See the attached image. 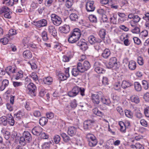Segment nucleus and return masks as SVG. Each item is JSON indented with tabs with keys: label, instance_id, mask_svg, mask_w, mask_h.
I'll use <instances>...</instances> for the list:
<instances>
[{
	"label": "nucleus",
	"instance_id": "nucleus-4",
	"mask_svg": "<svg viewBox=\"0 0 149 149\" xmlns=\"http://www.w3.org/2000/svg\"><path fill=\"white\" fill-rule=\"evenodd\" d=\"M78 68L81 73H83L88 70L91 67L90 64L88 61H84L83 65L81 63H78Z\"/></svg>",
	"mask_w": 149,
	"mask_h": 149
},
{
	"label": "nucleus",
	"instance_id": "nucleus-51",
	"mask_svg": "<svg viewBox=\"0 0 149 149\" xmlns=\"http://www.w3.org/2000/svg\"><path fill=\"white\" fill-rule=\"evenodd\" d=\"M137 61L138 63L140 65H142L143 64V58L141 56H138L137 57Z\"/></svg>",
	"mask_w": 149,
	"mask_h": 149
},
{
	"label": "nucleus",
	"instance_id": "nucleus-26",
	"mask_svg": "<svg viewBox=\"0 0 149 149\" xmlns=\"http://www.w3.org/2000/svg\"><path fill=\"white\" fill-rule=\"evenodd\" d=\"M24 57L26 59H29L31 58L32 55L31 52L29 50H26L23 53Z\"/></svg>",
	"mask_w": 149,
	"mask_h": 149
},
{
	"label": "nucleus",
	"instance_id": "nucleus-3",
	"mask_svg": "<svg viewBox=\"0 0 149 149\" xmlns=\"http://www.w3.org/2000/svg\"><path fill=\"white\" fill-rule=\"evenodd\" d=\"M86 138L87 139L88 144L90 147H93L97 145L98 142L94 135L88 133L86 135Z\"/></svg>",
	"mask_w": 149,
	"mask_h": 149
},
{
	"label": "nucleus",
	"instance_id": "nucleus-59",
	"mask_svg": "<svg viewBox=\"0 0 149 149\" xmlns=\"http://www.w3.org/2000/svg\"><path fill=\"white\" fill-rule=\"evenodd\" d=\"M31 77L34 80H37L38 79V76L36 73L32 72L31 74Z\"/></svg>",
	"mask_w": 149,
	"mask_h": 149
},
{
	"label": "nucleus",
	"instance_id": "nucleus-22",
	"mask_svg": "<svg viewBox=\"0 0 149 149\" xmlns=\"http://www.w3.org/2000/svg\"><path fill=\"white\" fill-rule=\"evenodd\" d=\"M101 102L104 104L108 106H109L111 104V101L110 99L108 98H107L104 97L103 95L102 97H101Z\"/></svg>",
	"mask_w": 149,
	"mask_h": 149
},
{
	"label": "nucleus",
	"instance_id": "nucleus-25",
	"mask_svg": "<svg viewBox=\"0 0 149 149\" xmlns=\"http://www.w3.org/2000/svg\"><path fill=\"white\" fill-rule=\"evenodd\" d=\"M129 68L131 70H133L135 69L136 67V63L133 61H130L128 64Z\"/></svg>",
	"mask_w": 149,
	"mask_h": 149
},
{
	"label": "nucleus",
	"instance_id": "nucleus-43",
	"mask_svg": "<svg viewBox=\"0 0 149 149\" xmlns=\"http://www.w3.org/2000/svg\"><path fill=\"white\" fill-rule=\"evenodd\" d=\"M22 117V114L21 111H19L15 113L14 116V118L17 120L20 119Z\"/></svg>",
	"mask_w": 149,
	"mask_h": 149
},
{
	"label": "nucleus",
	"instance_id": "nucleus-60",
	"mask_svg": "<svg viewBox=\"0 0 149 149\" xmlns=\"http://www.w3.org/2000/svg\"><path fill=\"white\" fill-rule=\"evenodd\" d=\"M13 84L14 86L15 87L21 86L22 85L21 82L15 81L13 82Z\"/></svg>",
	"mask_w": 149,
	"mask_h": 149
},
{
	"label": "nucleus",
	"instance_id": "nucleus-8",
	"mask_svg": "<svg viewBox=\"0 0 149 149\" xmlns=\"http://www.w3.org/2000/svg\"><path fill=\"white\" fill-rule=\"evenodd\" d=\"M80 88L76 86L74 87L72 90L68 93V95L70 97H73L77 95L80 91Z\"/></svg>",
	"mask_w": 149,
	"mask_h": 149
},
{
	"label": "nucleus",
	"instance_id": "nucleus-41",
	"mask_svg": "<svg viewBox=\"0 0 149 149\" xmlns=\"http://www.w3.org/2000/svg\"><path fill=\"white\" fill-rule=\"evenodd\" d=\"M53 142V141H51L47 142L45 143L42 146L43 149H49L50 146Z\"/></svg>",
	"mask_w": 149,
	"mask_h": 149
},
{
	"label": "nucleus",
	"instance_id": "nucleus-62",
	"mask_svg": "<svg viewBox=\"0 0 149 149\" xmlns=\"http://www.w3.org/2000/svg\"><path fill=\"white\" fill-rule=\"evenodd\" d=\"M77 106V102L75 100H73L70 103V106L73 108H75Z\"/></svg>",
	"mask_w": 149,
	"mask_h": 149
},
{
	"label": "nucleus",
	"instance_id": "nucleus-39",
	"mask_svg": "<svg viewBox=\"0 0 149 149\" xmlns=\"http://www.w3.org/2000/svg\"><path fill=\"white\" fill-rule=\"evenodd\" d=\"M10 10L9 8L6 6H2L0 7V14L5 13Z\"/></svg>",
	"mask_w": 149,
	"mask_h": 149
},
{
	"label": "nucleus",
	"instance_id": "nucleus-57",
	"mask_svg": "<svg viewBox=\"0 0 149 149\" xmlns=\"http://www.w3.org/2000/svg\"><path fill=\"white\" fill-rule=\"evenodd\" d=\"M144 113L146 117H149V107H147L144 109Z\"/></svg>",
	"mask_w": 149,
	"mask_h": 149
},
{
	"label": "nucleus",
	"instance_id": "nucleus-16",
	"mask_svg": "<svg viewBox=\"0 0 149 149\" xmlns=\"http://www.w3.org/2000/svg\"><path fill=\"white\" fill-rule=\"evenodd\" d=\"M59 29L61 32L67 33L69 32L70 29L68 25H64L60 27Z\"/></svg>",
	"mask_w": 149,
	"mask_h": 149
},
{
	"label": "nucleus",
	"instance_id": "nucleus-38",
	"mask_svg": "<svg viewBox=\"0 0 149 149\" xmlns=\"http://www.w3.org/2000/svg\"><path fill=\"white\" fill-rule=\"evenodd\" d=\"M111 22L113 24H116L117 22V15L113 14L110 18Z\"/></svg>",
	"mask_w": 149,
	"mask_h": 149
},
{
	"label": "nucleus",
	"instance_id": "nucleus-52",
	"mask_svg": "<svg viewBox=\"0 0 149 149\" xmlns=\"http://www.w3.org/2000/svg\"><path fill=\"white\" fill-rule=\"evenodd\" d=\"M142 84L144 89H147L148 88V82L146 80H143L142 81Z\"/></svg>",
	"mask_w": 149,
	"mask_h": 149
},
{
	"label": "nucleus",
	"instance_id": "nucleus-48",
	"mask_svg": "<svg viewBox=\"0 0 149 149\" xmlns=\"http://www.w3.org/2000/svg\"><path fill=\"white\" fill-rule=\"evenodd\" d=\"M54 140L55 143H58L61 140V138L59 136L56 135L54 138Z\"/></svg>",
	"mask_w": 149,
	"mask_h": 149
},
{
	"label": "nucleus",
	"instance_id": "nucleus-31",
	"mask_svg": "<svg viewBox=\"0 0 149 149\" xmlns=\"http://www.w3.org/2000/svg\"><path fill=\"white\" fill-rule=\"evenodd\" d=\"M8 118L5 116H3L0 118V124L6 126L7 125Z\"/></svg>",
	"mask_w": 149,
	"mask_h": 149
},
{
	"label": "nucleus",
	"instance_id": "nucleus-9",
	"mask_svg": "<svg viewBox=\"0 0 149 149\" xmlns=\"http://www.w3.org/2000/svg\"><path fill=\"white\" fill-rule=\"evenodd\" d=\"M27 88L29 91V93L31 94L32 96L36 95L35 91L37 89L36 85L32 83H30L27 86Z\"/></svg>",
	"mask_w": 149,
	"mask_h": 149
},
{
	"label": "nucleus",
	"instance_id": "nucleus-20",
	"mask_svg": "<svg viewBox=\"0 0 149 149\" xmlns=\"http://www.w3.org/2000/svg\"><path fill=\"white\" fill-rule=\"evenodd\" d=\"M6 71L9 75H11V74L15 72L16 69L15 68L11 66L7 67L6 69Z\"/></svg>",
	"mask_w": 149,
	"mask_h": 149
},
{
	"label": "nucleus",
	"instance_id": "nucleus-11",
	"mask_svg": "<svg viewBox=\"0 0 149 149\" xmlns=\"http://www.w3.org/2000/svg\"><path fill=\"white\" fill-rule=\"evenodd\" d=\"M35 25L38 28L46 26L47 25V21L45 19H43L34 22Z\"/></svg>",
	"mask_w": 149,
	"mask_h": 149
},
{
	"label": "nucleus",
	"instance_id": "nucleus-37",
	"mask_svg": "<svg viewBox=\"0 0 149 149\" xmlns=\"http://www.w3.org/2000/svg\"><path fill=\"white\" fill-rule=\"evenodd\" d=\"M23 44L24 46H27L28 47H32L36 46L35 44H30L29 45V40L26 38H24L23 40Z\"/></svg>",
	"mask_w": 149,
	"mask_h": 149
},
{
	"label": "nucleus",
	"instance_id": "nucleus-46",
	"mask_svg": "<svg viewBox=\"0 0 149 149\" xmlns=\"http://www.w3.org/2000/svg\"><path fill=\"white\" fill-rule=\"evenodd\" d=\"M90 21L92 22L96 23L97 22L96 17L94 15H91L89 17Z\"/></svg>",
	"mask_w": 149,
	"mask_h": 149
},
{
	"label": "nucleus",
	"instance_id": "nucleus-14",
	"mask_svg": "<svg viewBox=\"0 0 149 149\" xmlns=\"http://www.w3.org/2000/svg\"><path fill=\"white\" fill-rule=\"evenodd\" d=\"M117 64L116 58L115 57H112L110 59L109 63L107 65V67L108 68H111L114 66H116Z\"/></svg>",
	"mask_w": 149,
	"mask_h": 149
},
{
	"label": "nucleus",
	"instance_id": "nucleus-35",
	"mask_svg": "<svg viewBox=\"0 0 149 149\" xmlns=\"http://www.w3.org/2000/svg\"><path fill=\"white\" fill-rule=\"evenodd\" d=\"M13 77L16 80L22 78L23 76V72L22 71H19L17 72L16 74L14 75Z\"/></svg>",
	"mask_w": 149,
	"mask_h": 149
},
{
	"label": "nucleus",
	"instance_id": "nucleus-55",
	"mask_svg": "<svg viewBox=\"0 0 149 149\" xmlns=\"http://www.w3.org/2000/svg\"><path fill=\"white\" fill-rule=\"evenodd\" d=\"M114 88L116 90H117L118 91H120L121 88L120 83H118L116 84L114 86Z\"/></svg>",
	"mask_w": 149,
	"mask_h": 149
},
{
	"label": "nucleus",
	"instance_id": "nucleus-56",
	"mask_svg": "<svg viewBox=\"0 0 149 149\" xmlns=\"http://www.w3.org/2000/svg\"><path fill=\"white\" fill-rule=\"evenodd\" d=\"M40 135V137L43 139H47L49 137L48 135L44 132H42Z\"/></svg>",
	"mask_w": 149,
	"mask_h": 149
},
{
	"label": "nucleus",
	"instance_id": "nucleus-45",
	"mask_svg": "<svg viewBox=\"0 0 149 149\" xmlns=\"http://www.w3.org/2000/svg\"><path fill=\"white\" fill-rule=\"evenodd\" d=\"M126 116L130 118H132L133 117V113L130 110H126L125 111Z\"/></svg>",
	"mask_w": 149,
	"mask_h": 149
},
{
	"label": "nucleus",
	"instance_id": "nucleus-58",
	"mask_svg": "<svg viewBox=\"0 0 149 149\" xmlns=\"http://www.w3.org/2000/svg\"><path fill=\"white\" fill-rule=\"evenodd\" d=\"M141 18L138 15H135L133 19V21L134 23H138L140 20Z\"/></svg>",
	"mask_w": 149,
	"mask_h": 149
},
{
	"label": "nucleus",
	"instance_id": "nucleus-42",
	"mask_svg": "<svg viewBox=\"0 0 149 149\" xmlns=\"http://www.w3.org/2000/svg\"><path fill=\"white\" fill-rule=\"evenodd\" d=\"M58 79L61 81L66 80L68 77L63 73H60L58 74Z\"/></svg>",
	"mask_w": 149,
	"mask_h": 149
},
{
	"label": "nucleus",
	"instance_id": "nucleus-32",
	"mask_svg": "<svg viewBox=\"0 0 149 149\" xmlns=\"http://www.w3.org/2000/svg\"><path fill=\"white\" fill-rule=\"evenodd\" d=\"M110 54V52L109 50L108 49H106L102 53V55L104 58H107Z\"/></svg>",
	"mask_w": 149,
	"mask_h": 149
},
{
	"label": "nucleus",
	"instance_id": "nucleus-53",
	"mask_svg": "<svg viewBox=\"0 0 149 149\" xmlns=\"http://www.w3.org/2000/svg\"><path fill=\"white\" fill-rule=\"evenodd\" d=\"M8 42V39L6 38H2L0 40V42L3 45H5L7 44Z\"/></svg>",
	"mask_w": 149,
	"mask_h": 149
},
{
	"label": "nucleus",
	"instance_id": "nucleus-24",
	"mask_svg": "<svg viewBox=\"0 0 149 149\" xmlns=\"http://www.w3.org/2000/svg\"><path fill=\"white\" fill-rule=\"evenodd\" d=\"M131 101L135 104H138L140 102L139 98L137 95H132L130 97Z\"/></svg>",
	"mask_w": 149,
	"mask_h": 149
},
{
	"label": "nucleus",
	"instance_id": "nucleus-49",
	"mask_svg": "<svg viewBox=\"0 0 149 149\" xmlns=\"http://www.w3.org/2000/svg\"><path fill=\"white\" fill-rule=\"evenodd\" d=\"M43 40L45 41H46L48 39L47 36V33L45 31H43L41 34Z\"/></svg>",
	"mask_w": 149,
	"mask_h": 149
},
{
	"label": "nucleus",
	"instance_id": "nucleus-2",
	"mask_svg": "<svg viewBox=\"0 0 149 149\" xmlns=\"http://www.w3.org/2000/svg\"><path fill=\"white\" fill-rule=\"evenodd\" d=\"M31 135L29 132L24 131L22 136L20 138L19 143L22 145L24 146L26 143H29L32 141Z\"/></svg>",
	"mask_w": 149,
	"mask_h": 149
},
{
	"label": "nucleus",
	"instance_id": "nucleus-63",
	"mask_svg": "<svg viewBox=\"0 0 149 149\" xmlns=\"http://www.w3.org/2000/svg\"><path fill=\"white\" fill-rule=\"evenodd\" d=\"M28 63L31 65L32 69H35L37 68V66L34 63L31 62V61H30Z\"/></svg>",
	"mask_w": 149,
	"mask_h": 149
},
{
	"label": "nucleus",
	"instance_id": "nucleus-40",
	"mask_svg": "<svg viewBox=\"0 0 149 149\" xmlns=\"http://www.w3.org/2000/svg\"><path fill=\"white\" fill-rule=\"evenodd\" d=\"M119 125L120 126V130L122 132H126V127L124 123L123 122H120Z\"/></svg>",
	"mask_w": 149,
	"mask_h": 149
},
{
	"label": "nucleus",
	"instance_id": "nucleus-19",
	"mask_svg": "<svg viewBox=\"0 0 149 149\" xmlns=\"http://www.w3.org/2000/svg\"><path fill=\"white\" fill-rule=\"evenodd\" d=\"M98 64V63H95L94 65L95 67V71L98 73H102L103 74L105 72V70H104L103 68L97 66V65Z\"/></svg>",
	"mask_w": 149,
	"mask_h": 149
},
{
	"label": "nucleus",
	"instance_id": "nucleus-12",
	"mask_svg": "<svg viewBox=\"0 0 149 149\" xmlns=\"http://www.w3.org/2000/svg\"><path fill=\"white\" fill-rule=\"evenodd\" d=\"M77 129L75 127L70 126L68 128V133L71 136H73L76 134L78 136H79L80 134H77Z\"/></svg>",
	"mask_w": 149,
	"mask_h": 149
},
{
	"label": "nucleus",
	"instance_id": "nucleus-10",
	"mask_svg": "<svg viewBox=\"0 0 149 149\" xmlns=\"http://www.w3.org/2000/svg\"><path fill=\"white\" fill-rule=\"evenodd\" d=\"M94 4V2L93 1H89L86 3V8L87 12H93L94 10L95 7Z\"/></svg>",
	"mask_w": 149,
	"mask_h": 149
},
{
	"label": "nucleus",
	"instance_id": "nucleus-15",
	"mask_svg": "<svg viewBox=\"0 0 149 149\" xmlns=\"http://www.w3.org/2000/svg\"><path fill=\"white\" fill-rule=\"evenodd\" d=\"M42 129L40 126L35 127L32 130V132L33 134L37 136L40 135L42 132Z\"/></svg>",
	"mask_w": 149,
	"mask_h": 149
},
{
	"label": "nucleus",
	"instance_id": "nucleus-23",
	"mask_svg": "<svg viewBox=\"0 0 149 149\" xmlns=\"http://www.w3.org/2000/svg\"><path fill=\"white\" fill-rule=\"evenodd\" d=\"M53 81L52 78L50 76L44 78L43 80L44 83L48 85L51 84Z\"/></svg>",
	"mask_w": 149,
	"mask_h": 149
},
{
	"label": "nucleus",
	"instance_id": "nucleus-27",
	"mask_svg": "<svg viewBox=\"0 0 149 149\" xmlns=\"http://www.w3.org/2000/svg\"><path fill=\"white\" fill-rule=\"evenodd\" d=\"M8 84L9 81L8 80H3L2 82V85L0 87V90L1 91L3 90L8 86Z\"/></svg>",
	"mask_w": 149,
	"mask_h": 149
},
{
	"label": "nucleus",
	"instance_id": "nucleus-36",
	"mask_svg": "<svg viewBox=\"0 0 149 149\" xmlns=\"http://www.w3.org/2000/svg\"><path fill=\"white\" fill-rule=\"evenodd\" d=\"M70 18L71 20L74 21H77L79 17L75 13H72L70 15Z\"/></svg>",
	"mask_w": 149,
	"mask_h": 149
},
{
	"label": "nucleus",
	"instance_id": "nucleus-18",
	"mask_svg": "<svg viewBox=\"0 0 149 149\" xmlns=\"http://www.w3.org/2000/svg\"><path fill=\"white\" fill-rule=\"evenodd\" d=\"M1 132L6 139L8 140L9 139L10 136V133L9 131H8L7 129L3 128L2 129Z\"/></svg>",
	"mask_w": 149,
	"mask_h": 149
},
{
	"label": "nucleus",
	"instance_id": "nucleus-30",
	"mask_svg": "<svg viewBox=\"0 0 149 149\" xmlns=\"http://www.w3.org/2000/svg\"><path fill=\"white\" fill-rule=\"evenodd\" d=\"M148 34V33L147 31L144 30L141 32L139 34V37L143 39H145V38L147 37Z\"/></svg>",
	"mask_w": 149,
	"mask_h": 149
},
{
	"label": "nucleus",
	"instance_id": "nucleus-21",
	"mask_svg": "<svg viewBox=\"0 0 149 149\" xmlns=\"http://www.w3.org/2000/svg\"><path fill=\"white\" fill-rule=\"evenodd\" d=\"M132 85V84L129 81L124 80L123 81L121 86L123 88L125 89L130 87Z\"/></svg>",
	"mask_w": 149,
	"mask_h": 149
},
{
	"label": "nucleus",
	"instance_id": "nucleus-44",
	"mask_svg": "<svg viewBox=\"0 0 149 149\" xmlns=\"http://www.w3.org/2000/svg\"><path fill=\"white\" fill-rule=\"evenodd\" d=\"M74 3V0H66V6L68 8L71 7Z\"/></svg>",
	"mask_w": 149,
	"mask_h": 149
},
{
	"label": "nucleus",
	"instance_id": "nucleus-7",
	"mask_svg": "<svg viewBox=\"0 0 149 149\" xmlns=\"http://www.w3.org/2000/svg\"><path fill=\"white\" fill-rule=\"evenodd\" d=\"M95 122L94 120H86L84 123V129L85 130H89L93 126Z\"/></svg>",
	"mask_w": 149,
	"mask_h": 149
},
{
	"label": "nucleus",
	"instance_id": "nucleus-47",
	"mask_svg": "<svg viewBox=\"0 0 149 149\" xmlns=\"http://www.w3.org/2000/svg\"><path fill=\"white\" fill-rule=\"evenodd\" d=\"M7 124L8 123L10 125L13 126L14 125L15 121L14 119L12 116L10 118H7Z\"/></svg>",
	"mask_w": 149,
	"mask_h": 149
},
{
	"label": "nucleus",
	"instance_id": "nucleus-1",
	"mask_svg": "<svg viewBox=\"0 0 149 149\" xmlns=\"http://www.w3.org/2000/svg\"><path fill=\"white\" fill-rule=\"evenodd\" d=\"M81 35V30L78 28H75L70 33L68 39V42L71 43L76 42L79 39Z\"/></svg>",
	"mask_w": 149,
	"mask_h": 149
},
{
	"label": "nucleus",
	"instance_id": "nucleus-64",
	"mask_svg": "<svg viewBox=\"0 0 149 149\" xmlns=\"http://www.w3.org/2000/svg\"><path fill=\"white\" fill-rule=\"evenodd\" d=\"M136 149H144L143 146L139 143H137L134 146Z\"/></svg>",
	"mask_w": 149,
	"mask_h": 149
},
{
	"label": "nucleus",
	"instance_id": "nucleus-34",
	"mask_svg": "<svg viewBox=\"0 0 149 149\" xmlns=\"http://www.w3.org/2000/svg\"><path fill=\"white\" fill-rule=\"evenodd\" d=\"M134 88L137 91H140L141 90V86L138 82H135L134 83Z\"/></svg>",
	"mask_w": 149,
	"mask_h": 149
},
{
	"label": "nucleus",
	"instance_id": "nucleus-61",
	"mask_svg": "<svg viewBox=\"0 0 149 149\" xmlns=\"http://www.w3.org/2000/svg\"><path fill=\"white\" fill-rule=\"evenodd\" d=\"M143 19L147 22H149V13H145V16L143 17Z\"/></svg>",
	"mask_w": 149,
	"mask_h": 149
},
{
	"label": "nucleus",
	"instance_id": "nucleus-29",
	"mask_svg": "<svg viewBox=\"0 0 149 149\" xmlns=\"http://www.w3.org/2000/svg\"><path fill=\"white\" fill-rule=\"evenodd\" d=\"M48 119L47 118L45 117H41L39 120V123L40 125L43 126L45 125L47 123Z\"/></svg>",
	"mask_w": 149,
	"mask_h": 149
},
{
	"label": "nucleus",
	"instance_id": "nucleus-28",
	"mask_svg": "<svg viewBox=\"0 0 149 149\" xmlns=\"http://www.w3.org/2000/svg\"><path fill=\"white\" fill-rule=\"evenodd\" d=\"M106 34V31L105 29H102L99 32L98 35L100 37L102 40H104Z\"/></svg>",
	"mask_w": 149,
	"mask_h": 149
},
{
	"label": "nucleus",
	"instance_id": "nucleus-33",
	"mask_svg": "<svg viewBox=\"0 0 149 149\" xmlns=\"http://www.w3.org/2000/svg\"><path fill=\"white\" fill-rule=\"evenodd\" d=\"M78 68V63H77V68H73L72 70V74L74 77L77 76L80 72V71Z\"/></svg>",
	"mask_w": 149,
	"mask_h": 149
},
{
	"label": "nucleus",
	"instance_id": "nucleus-13",
	"mask_svg": "<svg viewBox=\"0 0 149 149\" xmlns=\"http://www.w3.org/2000/svg\"><path fill=\"white\" fill-rule=\"evenodd\" d=\"M89 42L92 45H94L97 43H102L101 40L97 39L93 35L90 36L88 38Z\"/></svg>",
	"mask_w": 149,
	"mask_h": 149
},
{
	"label": "nucleus",
	"instance_id": "nucleus-6",
	"mask_svg": "<svg viewBox=\"0 0 149 149\" xmlns=\"http://www.w3.org/2000/svg\"><path fill=\"white\" fill-rule=\"evenodd\" d=\"M102 95L103 93L101 91L97 92L95 94H93L91 97L93 103L95 104H98L100 103V98L101 99Z\"/></svg>",
	"mask_w": 149,
	"mask_h": 149
},
{
	"label": "nucleus",
	"instance_id": "nucleus-54",
	"mask_svg": "<svg viewBox=\"0 0 149 149\" xmlns=\"http://www.w3.org/2000/svg\"><path fill=\"white\" fill-rule=\"evenodd\" d=\"M46 90L45 88H42L39 92V96L41 97H43L46 93Z\"/></svg>",
	"mask_w": 149,
	"mask_h": 149
},
{
	"label": "nucleus",
	"instance_id": "nucleus-5",
	"mask_svg": "<svg viewBox=\"0 0 149 149\" xmlns=\"http://www.w3.org/2000/svg\"><path fill=\"white\" fill-rule=\"evenodd\" d=\"M51 21L55 25L58 26L62 23V20L61 18L55 14H52L50 16Z\"/></svg>",
	"mask_w": 149,
	"mask_h": 149
},
{
	"label": "nucleus",
	"instance_id": "nucleus-17",
	"mask_svg": "<svg viewBox=\"0 0 149 149\" xmlns=\"http://www.w3.org/2000/svg\"><path fill=\"white\" fill-rule=\"evenodd\" d=\"M48 31L49 33L53 36L54 37L56 36V30L54 26L50 25L49 26Z\"/></svg>",
	"mask_w": 149,
	"mask_h": 149
},
{
	"label": "nucleus",
	"instance_id": "nucleus-50",
	"mask_svg": "<svg viewBox=\"0 0 149 149\" xmlns=\"http://www.w3.org/2000/svg\"><path fill=\"white\" fill-rule=\"evenodd\" d=\"M16 34V31L13 29H11L9 30V34L7 36V37L10 38V36Z\"/></svg>",
	"mask_w": 149,
	"mask_h": 149
}]
</instances>
